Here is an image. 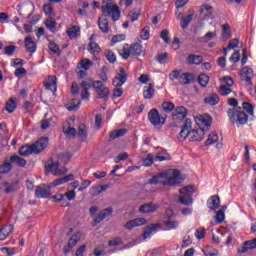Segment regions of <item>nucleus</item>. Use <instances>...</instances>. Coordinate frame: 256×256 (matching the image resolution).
Masks as SVG:
<instances>
[{
    "label": "nucleus",
    "instance_id": "nucleus-2",
    "mask_svg": "<svg viewBox=\"0 0 256 256\" xmlns=\"http://www.w3.org/2000/svg\"><path fill=\"white\" fill-rule=\"evenodd\" d=\"M80 87L82 89V93H81V99H83V101H89V87H92L96 93V97L97 99H103L104 101H109V93L110 90L108 87H105V84H103V82H101V80H95L92 81L91 84H88L86 81H82L80 83Z\"/></svg>",
    "mask_w": 256,
    "mask_h": 256
},
{
    "label": "nucleus",
    "instance_id": "nucleus-16",
    "mask_svg": "<svg viewBox=\"0 0 256 256\" xmlns=\"http://www.w3.org/2000/svg\"><path fill=\"white\" fill-rule=\"evenodd\" d=\"M187 117V108L183 106L177 107L172 113L173 121H183Z\"/></svg>",
    "mask_w": 256,
    "mask_h": 256
},
{
    "label": "nucleus",
    "instance_id": "nucleus-9",
    "mask_svg": "<svg viewBox=\"0 0 256 256\" xmlns=\"http://www.w3.org/2000/svg\"><path fill=\"white\" fill-rule=\"evenodd\" d=\"M35 197H37V199H47L48 197H51V186L49 184L37 186L35 190Z\"/></svg>",
    "mask_w": 256,
    "mask_h": 256
},
{
    "label": "nucleus",
    "instance_id": "nucleus-17",
    "mask_svg": "<svg viewBox=\"0 0 256 256\" xmlns=\"http://www.w3.org/2000/svg\"><path fill=\"white\" fill-rule=\"evenodd\" d=\"M45 89L47 91H52V93L57 92V76H49L47 81L44 83Z\"/></svg>",
    "mask_w": 256,
    "mask_h": 256
},
{
    "label": "nucleus",
    "instance_id": "nucleus-11",
    "mask_svg": "<svg viewBox=\"0 0 256 256\" xmlns=\"http://www.w3.org/2000/svg\"><path fill=\"white\" fill-rule=\"evenodd\" d=\"M253 77H254L253 69H251L247 66H245L241 69L240 79H241V81H244V83H246V85H253Z\"/></svg>",
    "mask_w": 256,
    "mask_h": 256
},
{
    "label": "nucleus",
    "instance_id": "nucleus-41",
    "mask_svg": "<svg viewBox=\"0 0 256 256\" xmlns=\"http://www.w3.org/2000/svg\"><path fill=\"white\" fill-rule=\"evenodd\" d=\"M217 37V32H207L203 37L200 38V43H209L211 39Z\"/></svg>",
    "mask_w": 256,
    "mask_h": 256
},
{
    "label": "nucleus",
    "instance_id": "nucleus-37",
    "mask_svg": "<svg viewBox=\"0 0 256 256\" xmlns=\"http://www.w3.org/2000/svg\"><path fill=\"white\" fill-rule=\"evenodd\" d=\"M78 136L82 142L87 141V126H85V124H80L78 126Z\"/></svg>",
    "mask_w": 256,
    "mask_h": 256
},
{
    "label": "nucleus",
    "instance_id": "nucleus-63",
    "mask_svg": "<svg viewBox=\"0 0 256 256\" xmlns=\"http://www.w3.org/2000/svg\"><path fill=\"white\" fill-rule=\"evenodd\" d=\"M180 77H181V71H179V70H174V71L170 72V74H169L170 81H175L177 79L179 81Z\"/></svg>",
    "mask_w": 256,
    "mask_h": 256
},
{
    "label": "nucleus",
    "instance_id": "nucleus-14",
    "mask_svg": "<svg viewBox=\"0 0 256 256\" xmlns=\"http://www.w3.org/2000/svg\"><path fill=\"white\" fill-rule=\"evenodd\" d=\"M204 137H205V132L201 129H193L188 131V141L199 142V141H203Z\"/></svg>",
    "mask_w": 256,
    "mask_h": 256
},
{
    "label": "nucleus",
    "instance_id": "nucleus-15",
    "mask_svg": "<svg viewBox=\"0 0 256 256\" xmlns=\"http://www.w3.org/2000/svg\"><path fill=\"white\" fill-rule=\"evenodd\" d=\"M143 225H147V220L145 218H136L134 220H129L124 225V229L130 231V229H135V227H141Z\"/></svg>",
    "mask_w": 256,
    "mask_h": 256
},
{
    "label": "nucleus",
    "instance_id": "nucleus-36",
    "mask_svg": "<svg viewBox=\"0 0 256 256\" xmlns=\"http://www.w3.org/2000/svg\"><path fill=\"white\" fill-rule=\"evenodd\" d=\"M219 141V134L212 132L208 135V138L205 141V146L208 147L209 145H215Z\"/></svg>",
    "mask_w": 256,
    "mask_h": 256
},
{
    "label": "nucleus",
    "instance_id": "nucleus-39",
    "mask_svg": "<svg viewBox=\"0 0 256 256\" xmlns=\"http://www.w3.org/2000/svg\"><path fill=\"white\" fill-rule=\"evenodd\" d=\"M193 21V14H190L186 17H182L180 20V26L182 29H187L189 27V24Z\"/></svg>",
    "mask_w": 256,
    "mask_h": 256
},
{
    "label": "nucleus",
    "instance_id": "nucleus-64",
    "mask_svg": "<svg viewBox=\"0 0 256 256\" xmlns=\"http://www.w3.org/2000/svg\"><path fill=\"white\" fill-rule=\"evenodd\" d=\"M164 225L166 227H168V229H177V227H179V222L178 221L169 220V221H166L164 223Z\"/></svg>",
    "mask_w": 256,
    "mask_h": 256
},
{
    "label": "nucleus",
    "instance_id": "nucleus-8",
    "mask_svg": "<svg viewBox=\"0 0 256 256\" xmlns=\"http://www.w3.org/2000/svg\"><path fill=\"white\" fill-rule=\"evenodd\" d=\"M46 173H51L55 177H59V175H65L67 170H61L59 168V162L50 161L45 165Z\"/></svg>",
    "mask_w": 256,
    "mask_h": 256
},
{
    "label": "nucleus",
    "instance_id": "nucleus-6",
    "mask_svg": "<svg viewBox=\"0 0 256 256\" xmlns=\"http://www.w3.org/2000/svg\"><path fill=\"white\" fill-rule=\"evenodd\" d=\"M180 198L179 201L182 205L189 207L193 205V193H195V186L188 185L179 190Z\"/></svg>",
    "mask_w": 256,
    "mask_h": 256
},
{
    "label": "nucleus",
    "instance_id": "nucleus-23",
    "mask_svg": "<svg viewBox=\"0 0 256 256\" xmlns=\"http://www.w3.org/2000/svg\"><path fill=\"white\" fill-rule=\"evenodd\" d=\"M109 215H113V208H106L103 209L95 218V223H101V221H103L104 219H107V217H109Z\"/></svg>",
    "mask_w": 256,
    "mask_h": 256
},
{
    "label": "nucleus",
    "instance_id": "nucleus-24",
    "mask_svg": "<svg viewBox=\"0 0 256 256\" xmlns=\"http://www.w3.org/2000/svg\"><path fill=\"white\" fill-rule=\"evenodd\" d=\"M155 95V84L149 83L147 87H144L143 97L144 99H153Z\"/></svg>",
    "mask_w": 256,
    "mask_h": 256
},
{
    "label": "nucleus",
    "instance_id": "nucleus-56",
    "mask_svg": "<svg viewBox=\"0 0 256 256\" xmlns=\"http://www.w3.org/2000/svg\"><path fill=\"white\" fill-rule=\"evenodd\" d=\"M106 59L109 61V63H115V61H117V56L115 55L114 51L108 50L106 52Z\"/></svg>",
    "mask_w": 256,
    "mask_h": 256
},
{
    "label": "nucleus",
    "instance_id": "nucleus-59",
    "mask_svg": "<svg viewBox=\"0 0 256 256\" xmlns=\"http://www.w3.org/2000/svg\"><path fill=\"white\" fill-rule=\"evenodd\" d=\"M43 11H44L45 15H48V17L55 15V12H53V7L51 6V4H45L43 6Z\"/></svg>",
    "mask_w": 256,
    "mask_h": 256
},
{
    "label": "nucleus",
    "instance_id": "nucleus-26",
    "mask_svg": "<svg viewBox=\"0 0 256 256\" xmlns=\"http://www.w3.org/2000/svg\"><path fill=\"white\" fill-rule=\"evenodd\" d=\"M131 55L133 57H139L143 55V45H141V41L139 43H134L130 46Z\"/></svg>",
    "mask_w": 256,
    "mask_h": 256
},
{
    "label": "nucleus",
    "instance_id": "nucleus-18",
    "mask_svg": "<svg viewBox=\"0 0 256 256\" xmlns=\"http://www.w3.org/2000/svg\"><path fill=\"white\" fill-rule=\"evenodd\" d=\"M207 207L210 211L217 210L218 207H221V199L219 195H213L208 199Z\"/></svg>",
    "mask_w": 256,
    "mask_h": 256
},
{
    "label": "nucleus",
    "instance_id": "nucleus-22",
    "mask_svg": "<svg viewBox=\"0 0 256 256\" xmlns=\"http://www.w3.org/2000/svg\"><path fill=\"white\" fill-rule=\"evenodd\" d=\"M24 45L28 53H35V51H37V44L35 43V41H33V38H31V36L25 38Z\"/></svg>",
    "mask_w": 256,
    "mask_h": 256
},
{
    "label": "nucleus",
    "instance_id": "nucleus-55",
    "mask_svg": "<svg viewBox=\"0 0 256 256\" xmlns=\"http://www.w3.org/2000/svg\"><path fill=\"white\" fill-rule=\"evenodd\" d=\"M154 157H153V154H148L146 156V158L143 160V166L144 167H151V165H153V161H154Z\"/></svg>",
    "mask_w": 256,
    "mask_h": 256
},
{
    "label": "nucleus",
    "instance_id": "nucleus-47",
    "mask_svg": "<svg viewBox=\"0 0 256 256\" xmlns=\"http://www.w3.org/2000/svg\"><path fill=\"white\" fill-rule=\"evenodd\" d=\"M33 107H35V105H33V103H31L29 101H25L24 104L22 105V109H23L25 115L31 114V111H33Z\"/></svg>",
    "mask_w": 256,
    "mask_h": 256
},
{
    "label": "nucleus",
    "instance_id": "nucleus-38",
    "mask_svg": "<svg viewBox=\"0 0 256 256\" xmlns=\"http://www.w3.org/2000/svg\"><path fill=\"white\" fill-rule=\"evenodd\" d=\"M45 25L51 33H55L57 31V22L53 18H49L45 21Z\"/></svg>",
    "mask_w": 256,
    "mask_h": 256
},
{
    "label": "nucleus",
    "instance_id": "nucleus-10",
    "mask_svg": "<svg viewBox=\"0 0 256 256\" xmlns=\"http://www.w3.org/2000/svg\"><path fill=\"white\" fill-rule=\"evenodd\" d=\"M1 187L3 188L4 193L6 195H10L11 193H17L21 189V186H19V182L17 181H4L1 183Z\"/></svg>",
    "mask_w": 256,
    "mask_h": 256
},
{
    "label": "nucleus",
    "instance_id": "nucleus-3",
    "mask_svg": "<svg viewBox=\"0 0 256 256\" xmlns=\"http://www.w3.org/2000/svg\"><path fill=\"white\" fill-rule=\"evenodd\" d=\"M47 145H49V139L47 137H43L38 139L34 144L20 147L18 153L22 157H29V155L33 154L39 155V153L47 149Z\"/></svg>",
    "mask_w": 256,
    "mask_h": 256
},
{
    "label": "nucleus",
    "instance_id": "nucleus-13",
    "mask_svg": "<svg viewBox=\"0 0 256 256\" xmlns=\"http://www.w3.org/2000/svg\"><path fill=\"white\" fill-rule=\"evenodd\" d=\"M112 83L115 87H123V85H125V83H127V73L125 72V69H123V68L119 69V73L113 79Z\"/></svg>",
    "mask_w": 256,
    "mask_h": 256
},
{
    "label": "nucleus",
    "instance_id": "nucleus-29",
    "mask_svg": "<svg viewBox=\"0 0 256 256\" xmlns=\"http://www.w3.org/2000/svg\"><path fill=\"white\" fill-rule=\"evenodd\" d=\"M105 17L106 16L99 18L98 26L100 31H102V33H109V21Z\"/></svg>",
    "mask_w": 256,
    "mask_h": 256
},
{
    "label": "nucleus",
    "instance_id": "nucleus-42",
    "mask_svg": "<svg viewBox=\"0 0 256 256\" xmlns=\"http://www.w3.org/2000/svg\"><path fill=\"white\" fill-rule=\"evenodd\" d=\"M125 133H127V129H120V130L113 131L110 134L109 141H113V139L123 137V135H125Z\"/></svg>",
    "mask_w": 256,
    "mask_h": 256
},
{
    "label": "nucleus",
    "instance_id": "nucleus-27",
    "mask_svg": "<svg viewBox=\"0 0 256 256\" xmlns=\"http://www.w3.org/2000/svg\"><path fill=\"white\" fill-rule=\"evenodd\" d=\"M13 233V226L12 225H6L0 229V241H5L9 235Z\"/></svg>",
    "mask_w": 256,
    "mask_h": 256
},
{
    "label": "nucleus",
    "instance_id": "nucleus-1",
    "mask_svg": "<svg viewBox=\"0 0 256 256\" xmlns=\"http://www.w3.org/2000/svg\"><path fill=\"white\" fill-rule=\"evenodd\" d=\"M149 185H163L164 187H173V185H179L183 183L181 172L179 170L170 169L156 176H153L148 180Z\"/></svg>",
    "mask_w": 256,
    "mask_h": 256
},
{
    "label": "nucleus",
    "instance_id": "nucleus-30",
    "mask_svg": "<svg viewBox=\"0 0 256 256\" xmlns=\"http://www.w3.org/2000/svg\"><path fill=\"white\" fill-rule=\"evenodd\" d=\"M187 62L190 65H201V63H203V56L190 54L187 58Z\"/></svg>",
    "mask_w": 256,
    "mask_h": 256
},
{
    "label": "nucleus",
    "instance_id": "nucleus-50",
    "mask_svg": "<svg viewBox=\"0 0 256 256\" xmlns=\"http://www.w3.org/2000/svg\"><path fill=\"white\" fill-rule=\"evenodd\" d=\"M13 169L11 163L5 162L4 164L0 165V175H5V173H9Z\"/></svg>",
    "mask_w": 256,
    "mask_h": 256
},
{
    "label": "nucleus",
    "instance_id": "nucleus-57",
    "mask_svg": "<svg viewBox=\"0 0 256 256\" xmlns=\"http://www.w3.org/2000/svg\"><path fill=\"white\" fill-rule=\"evenodd\" d=\"M215 220L218 224H221L223 221H225V212L223 210L216 212Z\"/></svg>",
    "mask_w": 256,
    "mask_h": 256
},
{
    "label": "nucleus",
    "instance_id": "nucleus-44",
    "mask_svg": "<svg viewBox=\"0 0 256 256\" xmlns=\"http://www.w3.org/2000/svg\"><path fill=\"white\" fill-rule=\"evenodd\" d=\"M107 71H109V68L107 66H103L99 74V78L101 79L100 81L103 83V85H105V83H107V81L109 80V78L107 77Z\"/></svg>",
    "mask_w": 256,
    "mask_h": 256
},
{
    "label": "nucleus",
    "instance_id": "nucleus-21",
    "mask_svg": "<svg viewBox=\"0 0 256 256\" xmlns=\"http://www.w3.org/2000/svg\"><path fill=\"white\" fill-rule=\"evenodd\" d=\"M180 85H191L195 81V75L191 73H182L179 78Z\"/></svg>",
    "mask_w": 256,
    "mask_h": 256
},
{
    "label": "nucleus",
    "instance_id": "nucleus-19",
    "mask_svg": "<svg viewBox=\"0 0 256 256\" xmlns=\"http://www.w3.org/2000/svg\"><path fill=\"white\" fill-rule=\"evenodd\" d=\"M251 249H256V238L245 241L243 245L238 248V253H247V251H250Z\"/></svg>",
    "mask_w": 256,
    "mask_h": 256
},
{
    "label": "nucleus",
    "instance_id": "nucleus-49",
    "mask_svg": "<svg viewBox=\"0 0 256 256\" xmlns=\"http://www.w3.org/2000/svg\"><path fill=\"white\" fill-rule=\"evenodd\" d=\"M242 111H246V113H248V115H251V116L254 115L253 105H251V103H249V102L242 103Z\"/></svg>",
    "mask_w": 256,
    "mask_h": 256
},
{
    "label": "nucleus",
    "instance_id": "nucleus-45",
    "mask_svg": "<svg viewBox=\"0 0 256 256\" xmlns=\"http://www.w3.org/2000/svg\"><path fill=\"white\" fill-rule=\"evenodd\" d=\"M80 67H81V69H84V71H89V69H91V67H93V62H91V60H89L87 58H84L80 62Z\"/></svg>",
    "mask_w": 256,
    "mask_h": 256
},
{
    "label": "nucleus",
    "instance_id": "nucleus-54",
    "mask_svg": "<svg viewBox=\"0 0 256 256\" xmlns=\"http://www.w3.org/2000/svg\"><path fill=\"white\" fill-rule=\"evenodd\" d=\"M188 137L189 130H185L184 128H182V130L178 134V140L180 141V143H183V141H185V139H188Z\"/></svg>",
    "mask_w": 256,
    "mask_h": 256
},
{
    "label": "nucleus",
    "instance_id": "nucleus-12",
    "mask_svg": "<svg viewBox=\"0 0 256 256\" xmlns=\"http://www.w3.org/2000/svg\"><path fill=\"white\" fill-rule=\"evenodd\" d=\"M148 119L152 125H165V118H161V116H159V110L155 108L148 113Z\"/></svg>",
    "mask_w": 256,
    "mask_h": 256
},
{
    "label": "nucleus",
    "instance_id": "nucleus-35",
    "mask_svg": "<svg viewBox=\"0 0 256 256\" xmlns=\"http://www.w3.org/2000/svg\"><path fill=\"white\" fill-rule=\"evenodd\" d=\"M10 161H11V163H15V165H17V167H25V165H27V160H25L17 155H12L10 157Z\"/></svg>",
    "mask_w": 256,
    "mask_h": 256
},
{
    "label": "nucleus",
    "instance_id": "nucleus-40",
    "mask_svg": "<svg viewBox=\"0 0 256 256\" xmlns=\"http://www.w3.org/2000/svg\"><path fill=\"white\" fill-rule=\"evenodd\" d=\"M229 37H231V27L229 26V24H224L222 25V39H224V41H227Z\"/></svg>",
    "mask_w": 256,
    "mask_h": 256
},
{
    "label": "nucleus",
    "instance_id": "nucleus-53",
    "mask_svg": "<svg viewBox=\"0 0 256 256\" xmlns=\"http://www.w3.org/2000/svg\"><path fill=\"white\" fill-rule=\"evenodd\" d=\"M79 105H81V101L79 100H72L70 104H68V111H77L79 109Z\"/></svg>",
    "mask_w": 256,
    "mask_h": 256
},
{
    "label": "nucleus",
    "instance_id": "nucleus-43",
    "mask_svg": "<svg viewBox=\"0 0 256 256\" xmlns=\"http://www.w3.org/2000/svg\"><path fill=\"white\" fill-rule=\"evenodd\" d=\"M150 31L151 28L149 26H145L141 31H140V39L143 41H148L150 37Z\"/></svg>",
    "mask_w": 256,
    "mask_h": 256
},
{
    "label": "nucleus",
    "instance_id": "nucleus-7",
    "mask_svg": "<svg viewBox=\"0 0 256 256\" xmlns=\"http://www.w3.org/2000/svg\"><path fill=\"white\" fill-rule=\"evenodd\" d=\"M194 119L200 131H203L204 133L207 132V130L211 127V123H213L211 116L208 114L196 116Z\"/></svg>",
    "mask_w": 256,
    "mask_h": 256
},
{
    "label": "nucleus",
    "instance_id": "nucleus-4",
    "mask_svg": "<svg viewBox=\"0 0 256 256\" xmlns=\"http://www.w3.org/2000/svg\"><path fill=\"white\" fill-rule=\"evenodd\" d=\"M112 0H103L102 14L104 17H111L112 21H119L121 19V10L117 4L111 2Z\"/></svg>",
    "mask_w": 256,
    "mask_h": 256
},
{
    "label": "nucleus",
    "instance_id": "nucleus-25",
    "mask_svg": "<svg viewBox=\"0 0 256 256\" xmlns=\"http://www.w3.org/2000/svg\"><path fill=\"white\" fill-rule=\"evenodd\" d=\"M204 103L206 105H210L211 107H215V105H217L219 103V95L212 93L207 95L204 98Z\"/></svg>",
    "mask_w": 256,
    "mask_h": 256
},
{
    "label": "nucleus",
    "instance_id": "nucleus-51",
    "mask_svg": "<svg viewBox=\"0 0 256 256\" xmlns=\"http://www.w3.org/2000/svg\"><path fill=\"white\" fill-rule=\"evenodd\" d=\"M48 47L54 55H61V48L55 42H50Z\"/></svg>",
    "mask_w": 256,
    "mask_h": 256
},
{
    "label": "nucleus",
    "instance_id": "nucleus-33",
    "mask_svg": "<svg viewBox=\"0 0 256 256\" xmlns=\"http://www.w3.org/2000/svg\"><path fill=\"white\" fill-rule=\"evenodd\" d=\"M79 241H81V232H77L71 236V238L68 241V247L70 249H73V247H75V245H77Z\"/></svg>",
    "mask_w": 256,
    "mask_h": 256
},
{
    "label": "nucleus",
    "instance_id": "nucleus-60",
    "mask_svg": "<svg viewBox=\"0 0 256 256\" xmlns=\"http://www.w3.org/2000/svg\"><path fill=\"white\" fill-rule=\"evenodd\" d=\"M122 51H123L122 58L123 59H129V57L131 55V46L129 47L128 44H125Z\"/></svg>",
    "mask_w": 256,
    "mask_h": 256
},
{
    "label": "nucleus",
    "instance_id": "nucleus-52",
    "mask_svg": "<svg viewBox=\"0 0 256 256\" xmlns=\"http://www.w3.org/2000/svg\"><path fill=\"white\" fill-rule=\"evenodd\" d=\"M162 109L163 111H165V113H171V111L175 109V104H173L172 102H163Z\"/></svg>",
    "mask_w": 256,
    "mask_h": 256
},
{
    "label": "nucleus",
    "instance_id": "nucleus-48",
    "mask_svg": "<svg viewBox=\"0 0 256 256\" xmlns=\"http://www.w3.org/2000/svg\"><path fill=\"white\" fill-rule=\"evenodd\" d=\"M200 13H204V15L209 16L213 14V6L209 4H204L200 8Z\"/></svg>",
    "mask_w": 256,
    "mask_h": 256
},
{
    "label": "nucleus",
    "instance_id": "nucleus-58",
    "mask_svg": "<svg viewBox=\"0 0 256 256\" xmlns=\"http://www.w3.org/2000/svg\"><path fill=\"white\" fill-rule=\"evenodd\" d=\"M205 233H207V230L205 228H199L195 231V237L196 239H204L205 238Z\"/></svg>",
    "mask_w": 256,
    "mask_h": 256
},
{
    "label": "nucleus",
    "instance_id": "nucleus-62",
    "mask_svg": "<svg viewBox=\"0 0 256 256\" xmlns=\"http://www.w3.org/2000/svg\"><path fill=\"white\" fill-rule=\"evenodd\" d=\"M17 49V47L13 46V45H9L4 47V54L7 55L8 57H11V55H13V53H15V50Z\"/></svg>",
    "mask_w": 256,
    "mask_h": 256
},
{
    "label": "nucleus",
    "instance_id": "nucleus-46",
    "mask_svg": "<svg viewBox=\"0 0 256 256\" xmlns=\"http://www.w3.org/2000/svg\"><path fill=\"white\" fill-rule=\"evenodd\" d=\"M198 83L201 87H207V85H209V76L206 74H200L198 76Z\"/></svg>",
    "mask_w": 256,
    "mask_h": 256
},
{
    "label": "nucleus",
    "instance_id": "nucleus-20",
    "mask_svg": "<svg viewBox=\"0 0 256 256\" xmlns=\"http://www.w3.org/2000/svg\"><path fill=\"white\" fill-rule=\"evenodd\" d=\"M159 209V205L153 203H146L139 207L140 213H155Z\"/></svg>",
    "mask_w": 256,
    "mask_h": 256
},
{
    "label": "nucleus",
    "instance_id": "nucleus-28",
    "mask_svg": "<svg viewBox=\"0 0 256 256\" xmlns=\"http://www.w3.org/2000/svg\"><path fill=\"white\" fill-rule=\"evenodd\" d=\"M66 33L70 39H77L81 33V28L79 26H71L66 30Z\"/></svg>",
    "mask_w": 256,
    "mask_h": 256
},
{
    "label": "nucleus",
    "instance_id": "nucleus-31",
    "mask_svg": "<svg viewBox=\"0 0 256 256\" xmlns=\"http://www.w3.org/2000/svg\"><path fill=\"white\" fill-rule=\"evenodd\" d=\"M5 109H6V111H8L9 113H14L15 109H17V98H10V99L6 102Z\"/></svg>",
    "mask_w": 256,
    "mask_h": 256
},
{
    "label": "nucleus",
    "instance_id": "nucleus-61",
    "mask_svg": "<svg viewBox=\"0 0 256 256\" xmlns=\"http://www.w3.org/2000/svg\"><path fill=\"white\" fill-rule=\"evenodd\" d=\"M62 195L64 196V198L66 197L68 201H73L77 197V192H75V190H69Z\"/></svg>",
    "mask_w": 256,
    "mask_h": 256
},
{
    "label": "nucleus",
    "instance_id": "nucleus-32",
    "mask_svg": "<svg viewBox=\"0 0 256 256\" xmlns=\"http://www.w3.org/2000/svg\"><path fill=\"white\" fill-rule=\"evenodd\" d=\"M158 227H159V224H152L150 226H147L144 230V233L142 234L143 239H149L153 231H157Z\"/></svg>",
    "mask_w": 256,
    "mask_h": 256
},
{
    "label": "nucleus",
    "instance_id": "nucleus-34",
    "mask_svg": "<svg viewBox=\"0 0 256 256\" xmlns=\"http://www.w3.org/2000/svg\"><path fill=\"white\" fill-rule=\"evenodd\" d=\"M88 51L91 55H99L101 53V47L96 42H90L88 44Z\"/></svg>",
    "mask_w": 256,
    "mask_h": 256
},
{
    "label": "nucleus",
    "instance_id": "nucleus-5",
    "mask_svg": "<svg viewBox=\"0 0 256 256\" xmlns=\"http://www.w3.org/2000/svg\"><path fill=\"white\" fill-rule=\"evenodd\" d=\"M227 115L233 123V125H237L239 127L240 125H245L247 121H249V116L243 111V108H232L227 111Z\"/></svg>",
    "mask_w": 256,
    "mask_h": 256
}]
</instances>
